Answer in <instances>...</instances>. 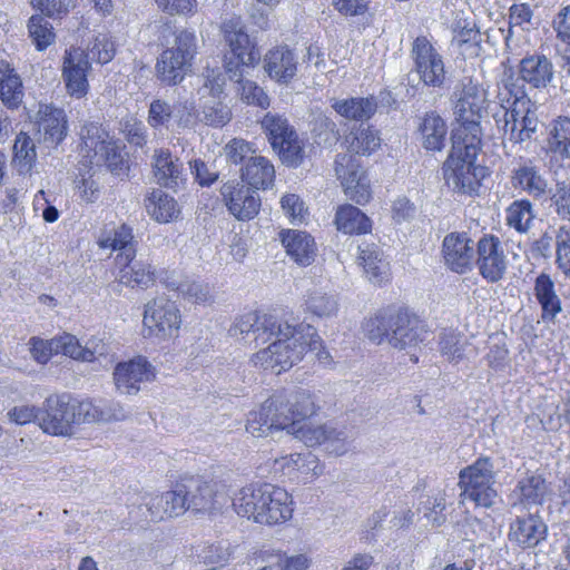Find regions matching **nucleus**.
Wrapping results in <instances>:
<instances>
[{"instance_id": "f257e3e1", "label": "nucleus", "mask_w": 570, "mask_h": 570, "mask_svg": "<svg viewBox=\"0 0 570 570\" xmlns=\"http://www.w3.org/2000/svg\"><path fill=\"white\" fill-rule=\"evenodd\" d=\"M452 101L459 125L451 135L452 146L442 167L443 177L454 193L472 195L480 187L482 171L474 161L481 149L480 120L487 108V91L472 78L464 77L455 85Z\"/></svg>"}, {"instance_id": "f03ea898", "label": "nucleus", "mask_w": 570, "mask_h": 570, "mask_svg": "<svg viewBox=\"0 0 570 570\" xmlns=\"http://www.w3.org/2000/svg\"><path fill=\"white\" fill-rule=\"evenodd\" d=\"M295 333L294 327L286 321L268 314L247 312L234 320L228 328V336L237 342H255L262 346L250 357L254 366L272 370L279 374L291 368L302 351V345L285 346L286 338Z\"/></svg>"}, {"instance_id": "7ed1b4c3", "label": "nucleus", "mask_w": 570, "mask_h": 570, "mask_svg": "<svg viewBox=\"0 0 570 570\" xmlns=\"http://www.w3.org/2000/svg\"><path fill=\"white\" fill-rule=\"evenodd\" d=\"M316 411L314 396L307 390L278 393L249 413L246 431L256 438L267 436L273 431L289 428L292 422L311 419Z\"/></svg>"}, {"instance_id": "20e7f679", "label": "nucleus", "mask_w": 570, "mask_h": 570, "mask_svg": "<svg viewBox=\"0 0 570 570\" xmlns=\"http://www.w3.org/2000/svg\"><path fill=\"white\" fill-rule=\"evenodd\" d=\"M495 483L494 465L489 456H480L459 473L461 495L476 507L489 509L497 503L499 493Z\"/></svg>"}, {"instance_id": "39448f33", "label": "nucleus", "mask_w": 570, "mask_h": 570, "mask_svg": "<svg viewBox=\"0 0 570 570\" xmlns=\"http://www.w3.org/2000/svg\"><path fill=\"white\" fill-rule=\"evenodd\" d=\"M195 33L181 30L176 35L175 43L161 52L156 63L158 78L167 85L180 82L197 49Z\"/></svg>"}, {"instance_id": "423d86ee", "label": "nucleus", "mask_w": 570, "mask_h": 570, "mask_svg": "<svg viewBox=\"0 0 570 570\" xmlns=\"http://www.w3.org/2000/svg\"><path fill=\"white\" fill-rule=\"evenodd\" d=\"M495 125L503 136L512 144L531 141L538 132L540 119L535 101L517 104V107L504 108L502 115L493 116Z\"/></svg>"}, {"instance_id": "0eeeda50", "label": "nucleus", "mask_w": 570, "mask_h": 570, "mask_svg": "<svg viewBox=\"0 0 570 570\" xmlns=\"http://www.w3.org/2000/svg\"><path fill=\"white\" fill-rule=\"evenodd\" d=\"M142 323L149 336L168 340L177 336L181 314L174 301L158 296L145 305Z\"/></svg>"}, {"instance_id": "6e6552de", "label": "nucleus", "mask_w": 570, "mask_h": 570, "mask_svg": "<svg viewBox=\"0 0 570 570\" xmlns=\"http://www.w3.org/2000/svg\"><path fill=\"white\" fill-rule=\"evenodd\" d=\"M220 31L224 41L230 50V56H225L224 62L227 59H234L240 67L254 68L261 55L255 41H253L247 31L246 26L240 17L233 16L222 22Z\"/></svg>"}, {"instance_id": "1a4fd4ad", "label": "nucleus", "mask_w": 570, "mask_h": 570, "mask_svg": "<svg viewBox=\"0 0 570 570\" xmlns=\"http://www.w3.org/2000/svg\"><path fill=\"white\" fill-rule=\"evenodd\" d=\"M82 150L91 164L106 165L111 171L118 170L122 163L119 146L99 125L89 124L82 130Z\"/></svg>"}, {"instance_id": "9d476101", "label": "nucleus", "mask_w": 570, "mask_h": 570, "mask_svg": "<svg viewBox=\"0 0 570 570\" xmlns=\"http://www.w3.org/2000/svg\"><path fill=\"white\" fill-rule=\"evenodd\" d=\"M72 410L70 394L48 396L41 407L40 429L50 435H71L75 426V412Z\"/></svg>"}, {"instance_id": "9b49d317", "label": "nucleus", "mask_w": 570, "mask_h": 570, "mask_svg": "<svg viewBox=\"0 0 570 570\" xmlns=\"http://www.w3.org/2000/svg\"><path fill=\"white\" fill-rule=\"evenodd\" d=\"M334 170L341 181L344 194L358 205L366 204L371 198L368 179L361 168L358 159L347 153L338 154L334 161Z\"/></svg>"}, {"instance_id": "f8f14e48", "label": "nucleus", "mask_w": 570, "mask_h": 570, "mask_svg": "<svg viewBox=\"0 0 570 570\" xmlns=\"http://www.w3.org/2000/svg\"><path fill=\"white\" fill-rule=\"evenodd\" d=\"M144 502L138 507L146 521H161L165 518L184 514L188 507V488L184 483L177 484L171 491L160 495L145 497Z\"/></svg>"}, {"instance_id": "ddd939ff", "label": "nucleus", "mask_w": 570, "mask_h": 570, "mask_svg": "<svg viewBox=\"0 0 570 570\" xmlns=\"http://www.w3.org/2000/svg\"><path fill=\"white\" fill-rule=\"evenodd\" d=\"M414 61V71L424 85L441 87L445 80V70L442 56L436 51L426 37H417L411 49Z\"/></svg>"}, {"instance_id": "4468645a", "label": "nucleus", "mask_w": 570, "mask_h": 570, "mask_svg": "<svg viewBox=\"0 0 570 570\" xmlns=\"http://www.w3.org/2000/svg\"><path fill=\"white\" fill-rule=\"evenodd\" d=\"M475 254L479 274L488 283H498L504 278L508 259L499 237L483 235L476 243Z\"/></svg>"}, {"instance_id": "2eb2a0df", "label": "nucleus", "mask_w": 570, "mask_h": 570, "mask_svg": "<svg viewBox=\"0 0 570 570\" xmlns=\"http://www.w3.org/2000/svg\"><path fill=\"white\" fill-rule=\"evenodd\" d=\"M91 69L88 53L79 47L65 50L61 76L67 92L77 99L85 97L89 90L88 72Z\"/></svg>"}, {"instance_id": "dca6fc26", "label": "nucleus", "mask_w": 570, "mask_h": 570, "mask_svg": "<svg viewBox=\"0 0 570 570\" xmlns=\"http://www.w3.org/2000/svg\"><path fill=\"white\" fill-rule=\"evenodd\" d=\"M510 183L534 200L547 198L550 191L548 178L532 158H519L511 170Z\"/></svg>"}, {"instance_id": "f3484780", "label": "nucleus", "mask_w": 570, "mask_h": 570, "mask_svg": "<svg viewBox=\"0 0 570 570\" xmlns=\"http://www.w3.org/2000/svg\"><path fill=\"white\" fill-rule=\"evenodd\" d=\"M220 194L227 209L238 220H250L259 213L262 203L257 190L239 181L225 183Z\"/></svg>"}, {"instance_id": "a211bd4d", "label": "nucleus", "mask_w": 570, "mask_h": 570, "mask_svg": "<svg viewBox=\"0 0 570 570\" xmlns=\"http://www.w3.org/2000/svg\"><path fill=\"white\" fill-rule=\"evenodd\" d=\"M116 389L121 394L135 395L140 385L155 379V368L144 356H136L129 361L120 362L114 370Z\"/></svg>"}, {"instance_id": "6ab92c4d", "label": "nucleus", "mask_w": 570, "mask_h": 570, "mask_svg": "<svg viewBox=\"0 0 570 570\" xmlns=\"http://www.w3.org/2000/svg\"><path fill=\"white\" fill-rule=\"evenodd\" d=\"M428 336V331L421 321L406 309L394 313L390 345L394 348L411 353L419 347Z\"/></svg>"}, {"instance_id": "aec40b11", "label": "nucleus", "mask_w": 570, "mask_h": 570, "mask_svg": "<svg viewBox=\"0 0 570 570\" xmlns=\"http://www.w3.org/2000/svg\"><path fill=\"white\" fill-rule=\"evenodd\" d=\"M443 257L446 266L459 274L471 269L475 248L470 236L462 232L448 234L442 244Z\"/></svg>"}, {"instance_id": "412c9836", "label": "nucleus", "mask_w": 570, "mask_h": 570, "mask_svg": "<svg viewBox=\"0 0 570 570\" xmlns=\"http://www.w3.org/2000/svg\"><path fill=\"white\" fill-rule=\"evenodd\" d=\"M264 70L277 83L287 85L298 70V56L288 46H276L269 49L263 59Z\"/></svg>"}, {"instance_id": "4be33fe9", "label": "nucleus", "mask_w": 570, "mask_h": 570, "mask_svg": "<svg viewBox=\"0 0 570 570\" xmlns=\"http://www.w3.org/2000/svg\"><path fill=\"white\" fill-rule=\"evenodd\" d=\"M554 73L552 60L539 52L524 56L518 66V76L530 89L542 90L548 88L554 79Z\"/></svg>"}, {"instance_id": "5701e85b", "label": "nucleus", "mask_w": 570, "mask_h": 570, "mask_svg": "<svg viewBox=\"0 0 570 570\" xmlns=\"http://www.w3.org/2000/svg\"><path fill=\"white\" fill-rule=\"evenodd\" d=\"M194 107L188 101L170 105L166 100L155 99L150 102L147 121L150 127L168 128L173 119H176L178 127H187L193 119Z\"/></svg>"}, {"instance_id": "b1692460", "label": "nucleus", "mask_w": 570, "mask_h": 570, "mask_svg": "<svg viewBox=\"0 0 570 570\" xmlns=\"http://www.w3.org/2000/svg\"><path fill=\"white\" fill-rule=\"evenodd\" d=\"M38 131L46 144L59 145L67 136L68 121L63 109L41 104L37 112Z\"/></svg>"}, {"instance_id": "393cba45", "label": "nucleus", "mask_w": 570, "mask_h": 570, "mask_svg": "<svg viewBox=\"0 0 570 570\" xmlns=\"http://www.w3.org/2000/svg\"><path fill=\"white\" fill-rule=\"evenodd\" d=\"M544 151L550 161H570L569 116H558L549 122Z\"/></svg>"}, {"instance_id": "a878e982", "label": "nucleus", "mask_w": 570, "mask_h": 570, "mask_svg": "<svg viewBox=\"0 0 570 570\" xmlns=\"http://www.w3.org/2000/svg\"><path fill=\"white\" fill-rule=\"evenodd\" d=\"M267 487L268 483H263L242 488L233 499L235 512L258 523V517L264 511V503H266V500L273 501V498L269 499L267 495Z\"/></svg>"}, {"instance_id": "bb28decb", "label": "nucleus", "mask_w": 570, "mask_h": 570, "mask_svg": "<svg viewBox=\"0 0 570 570\" xmlns=\"http://www.w3.org/2000/svg\"><path fill=\"white\" fill-rule=\"evenodd\" d=\"M184 485L188 488V507L195 512H213L226 503L223 493H218L212 484L200 479H190Z\"/></svg>"}, {"instance_id": "cd10ccee", "label": "nucleus", "mask_w": 570, "mask_h": 570, "mask_svg": "<svg viewBox=\"0 0 570 570\" xmlns=\"http://www.w3.org/2000/svg\"><path fill=\"white\" fill-rule=\"evenodd\" d=\"M267 495L273 501L266 500L264 511L258 517V523L274 525L286 522L293 514V500L291 494L283 488L268 483Z\"/></svg>"}, {"instance_id": "c85d7f7f", "label": "nucleus", "mask_w": 570, "mask_h": 570, "mask_svg": "<svg viewBox=\"0 0 570 570\" xmlns=\"http://www.w3.org/2000/svg\"><path fill=\"white\" fill-rule=\"evenodd\" d=\"M245 68L240 67L234 59L225 61V71L229 80L238 85L237 92L240 99L247 105L267 108L269 106L268 96L255 81L245 79Z\"/></svg>"}, {"instance_id": "c756f323", "label": "nucleus", "mask_w": 570, "mask_h": 570, "mask_svg": "<svg viewBox=\"0 0 570 570\" xmlns=\"http://www.w3.org/2000/svg\"><path fill=\"white\" fill-rule=\"evenodd\" d=\"M118 279L126 286L149 287L155 282V273L150 264L136 259V255L116 257Z\"/></svg>"}, {"instance_id": "7c9ffc66", "label": "nucleus", "mask_w": 570, "mask_h": 570, "mask_svg": "<svg viewBox=\"0 0 570 570\" xmlns=\"http://www.w3.org/2000/svg\"><path fill=\"white\" fill-rule=\"evenodd\" d=\"M294 335L286 338L285 346L302 345L303 351L299 357L291 364V367L302 361L307 351L315 353L321 364L327 366L331 364V354L323 347V341L316 328L309 324L301 323L293 325Z\"/></svg>"}, {"instance_id": "2f4dec72", "label": "nucleus", "mask_w": 570, "mask_h": 570, "mask_svg": "<svg viewBox=\"0 0 570 570\" xmlns=\"http://www.w3.org/2000/svg\"><path fill=\"white\" fill-rule=\"evenodd\" d=\"M279 237L287 255L295 263L301 266H308L314 262L316 246L314 238L309 234L288 229L282 230Z\"/></svg>"}, {"instance_id": "473e14b6", "label": "nucleus", "mask_w": 570, "mask_h": 570, "mask_svg": "<svg viewBox=\"0 0 570 570\" xmlns=\"http://www.w3.org/2000/svg\"><path fill=\"white\" fill-rule=\"evenodd\" d=\"M547 525L534 514L518 518L510 525L509 538L523 548H533L546 539Z\"/></svg>"}, {"instance_id": "72a5a7b5", "label": "nucleus", "mask_w": 570, "mask_h": 570, "mask_svg": "<svg viewBox=\"0 0 570 570\" xmlns=\"http://www.w3.org/2000/svg\"><path fill=\"white\" fill-rule=\"evenodd\" d=\"M358 261L367 278L374 284H382L390 275V264L383 252L375 244L363 242L358 245Z\"/></svg>"}, {"instance_id": "f704fd0d", "label": "nucleus", "mask_w": 570, "mask_h": 570, "mask_svg": "<svg viewBox=\"0 0 570 570\" xmlns=\"http://www.w3.org/2000/svg\"><path fill=\"white\" fill-rule=\"evenodd\" d=\"M151 166L154 177L161 186L174 188L181 179L183 164L168 149H156Z\"/></svg>"}, {"instance_id": "c9c22d12", "label": "nucleus", "mask_w": 570, "mask_h": 570, "mask_svg": "<svg viewBox=\"0 0 570 570\" xmlns=\"http://www.w3.org/2000/svg\"><path fill=\"white\" fill-rule=\"evenodd\" d=\"M24 97L20 75L6 60H0V100L9 109H18Z\"/></svg>"}, {"instance_id": "e433bc0d", "label": "nucleus", "mask_w": 570, "mask_h": 570, "mask_svg": "<svg viewBox=\"0 0 570 570\" xmlns=\"http://www.w3.org/2000/svg\"><path fill=\"white\" fill-rule=\"evenodd\" d=\"M240 178L255 190L267 189L274 183L275 168L266 157L256 155L240 168Z\"/></svg>"}, {"instance_id": "4c0bfd02", "label": "nucleus", "mask_w": 570, "mask_h": 570, "mask_svg": "<svg viewBox=\"0 0 570 570\" xmlns=\"http://www.w3.org/2000/svg\"><path fill=\"white\" fill-rule=\"evenodd\" d=\"M535 299L541 306L543 321H553L562 311L561 299L550 275L541 273L537 276L533 287Z\"/></svg>"}, {"instance_id": "58836bf2", "label": "nucleus", "mask_w": 570, "mask_h": 570, "mask_svg": "<svg viewBox=\"0 0 570 570\" xmlns=\"http://www.w3.org/2000/svg\"><path fill=\"white\" fill-rule=\"evenodd\" d=\"M203 90H208L210 95L207 98L205 96L202 97L204 99L200 106L202 120L213 127H223L230 120L232 111L229 107L219 99V95L222 94L220 85L212 86L208 89L206 82Z\"/></svg>"}, {"instance_id": "ea45409f", "label": "nucleus", "mask_w": 570, "mask_h": 570, "mask_svg": "<svg viewBox=\"0 0 570 570\" xmlns=\"http://www.w3.org/2000/svg\"><path fill=\"white\" fill-rule=\"evenodd\" d=\"M332 108L343 118L355 121L368 120L377 109V101L373 96L333 99Z\"/></svg>"}, {"instance_id": "a19ab883", "label": "nucleus", "mask_w": 570, "mask_h": 570, "mask_svg": "<svg viewBox=\"0 0 570 570\" xmlns=\"http://www.w3.org/2000/svg\"><path fill=\"white\" fill-rule=\"evenodd\" d=\"M97 244L99 248L117 250L116 257L136 255L132 228L126 224L104 229Z\"/></svg>"}, {"instance_id": "79ce46f5", "label": "nucleus", "mask_w": 570, "mask_h": 570, "mask_svg": "<svg viewBox=\"0 0 570 570\" xmlns=\"http://www.w3.org/2000/svg\"><path fill=\"white\" fill-rule=\"evenodd\" d=\"M338 307L337 296L321 287L309 289L304 299V312L317 318L335 316Z\"/></svg>"}, {"instance_id": "37998d69", "label": "nucleus", "mask_w": 570, "mask_h": 570, "mask_svg": "<svg viewBox=\"0 0 570 570\" xmlns=\"http://www.w3.org/2000/svg\"><path fill=\"white\" fill-rule=\"evenodd\" d=\"M334 223L344 234H366L371 230L370 218L357 207L345 204L336 209Z\"/></svg>"}, {"instance_id": "c03bdc74", "label": "nucleus", "mask_w": 570, "mask_h": 570, "mask_svg": "<svg viewBox=\"0 0 570 570\" xmlns=\"http://www.w3.org/2000/svg\"><path fill=\"white\" fill-rule=\"evenodd\" d=\"M550 493L549 484L540 474H528L522 478L514 490L524 505L542 504Z\"/></svg>"}, {"instance_id": "a18cd8bd", "label": "nucleus", "mask_w": 570, "mask_h": 570, "mask_svg": "<svg viewBox=\"0 0 570 570\" xmlns=\"http://www.w3.org/2000/svg\"><path fill=\"white\" fill-rule=\"evenodd\" d=\"M419 131L425 149L435 151L443 148L448 128L438 114H426L419 126Z\"/></svg>"}, {"instance_id": "49530a36", "label": "nucleus", "mask_w": 570, "mask_h": 570, "mask_svg": "<svg viewBox=\"0 0 570 570\" xmlns=\"http://www.w3.org/2000/svg\"><path fill=\"white\" fill-rule=\"evenodd\" d=\"M537 217L533 204L528 198L512 202L505 209V223L520 234H527Z\"/></svg>"}, {"instance_id": "de8ad7c7", "label": "nucleus", "mask_w": 570, "mask_h": 570, "mask_svg": "<svg viewBox=\"0 0 570 570\" xmlns=\"http://www.w3.org/2000/svg\"><path fill=\"white\" fill-rule=\"evenodd\" d=\"M344 144L350 153L356 155H371L381 146L379 131L371 126L361 125L345 136Z\"/></svg>"}, {"instance_id": "09e8293b", "label": "nucleus", "mask_w": 570, "mask_h": 570, "mask_svg": "<svg viewBox=\"0 0 570 570\" xmlns=\"http://www.w3.org/2000/svg\"><path fill=\"white\" fill-rule=\"evenodd\" d=\"M53 350L56 354H63L73 360H80L85 362H92L96 358V354H104V345L98 348V345L91 350L90 347H82L76 336L65 333L63 335L51 338Z\"/></svg>"}, {"instance_id": "8fccbe9b", "label": "nucleus", "mask_w": 570, "mask_h": 570, "mask_svg": "<svg viewBox=\"0 0 570 570\" xmlns=\"http://www.w3.org/2000/svg\"><path fill=\"white\" fill-rule=\"evenodd\" d=\"M146 208L150 217L158 223H168L179 214L176 200L163 190H154L148 196Z\"/></svg>"}, {"instance_id": "3c124183", "label": "nucleus", "mask_w": 570, "mask_h": 570, "mask_svg": "<svg viewBox=\"0 0 570 570\" xmlns=\"http://www.w3.org/2000/svg\"><path fill=\"white\" fill-rule=\"evenodd\" d=\"M527 83H523L518 76L514 78L512 75L504 77L498 86V99L500 101L502 111L508 107H517V104L532 102L525 91Z\"/></svg>"}, {"instance_id": "603ef678", "label": "nucleus", "mask_w": 570, "mask_h": 570, "mask_svg": "<svg viewBox=\"0 0 570 570\" xmlns=\"http://www.w3.org/2000/svg\"><path fill=\"white\" fill-rule=\"evenodd\" d=\"M330 425L315 424L309 419L303 422L296 421L289 424V428L284 429L288 434L294 435L297 440L305 443L307 446H315L323 444L326 440L327 430Z\"/></svg>"}, {"instance_id": "864d4df0", "label": "nucleus", "mask_w": 570, "mask_h": 570, "mask_svg": "<svg viewBox=\"0 0 570 570\" xmlns=\"http://www.w3.org/2000/svg\"><path fill=\"white\" fill-rule=\"evenodd\" d=\"M13 165L19 173L26 174L31 170L37 159L36 145L31 137L21 131L16 136L13 144Z\"/></svg>"}, {"instance_id": "5fc2aeb1", "label": "nucleus", "mask_w": 570, "mask_h": 570, "mask_svg": "<svg viewBox=\"0 0 570 570\" xmlns=\"http://www.w3.org/2000/svg\"><path fill=\"white\" fill-rule=\"evenodd\" d=\"M312 132L320 146L332 147L340 139V130L335 121L323 112H318L312 120Z\"/></svg>"}, {"instance_id": "6e6d98bb", "label": "nucleus", "mask_w": 570, "mask_h": 570, "mask_svg": "<svg viewBox=\"0 0 570 570\" xmlns=\"http://www.w3.org/2000/svg\"><path fill=\"white\" fill-rule=\"evenodd\" d=\"M262 127L273 149H276L278 145L284 144L286 136L295 132L286 118L271 112L266 114L263 118Z\"/></svg>"}, {"instance_id": "4d7b16f0", "label": "nucleus", "mask_w": 570, "mask_h": 570, "mask_svg": "<svg viewBox=\"0 0 570 570\" xmlns=\"http://www.w3.org/2000/svg\"><path fill=\"white\" fill-rule=\"evenodd\" d=\"M393 322L394 313H380L371 317L364 326L366 336L375 344H382L384 342L390 344Z\"/></svg>"}, {"instance_id": "13d9d810", "label": "nucleus", "mask_w": 570, "mask_h": 570, "mask_svg": "<svg viewBox=\"0 0 570 570\" xmlns=\"http://www.w3.org/2000/svg\"><path fill=\"white\" fill-rule=\"evenodd\" d=\"M28 30L33 45L39 51L46 50L55 41L56 36L52 26L40 14H35L29 19Z\"/></svg>"}, {"instance_id": "bf43d9fd", "label": "nucleus", "mask_w": 570, "mask_h": 570, "mask_svg": "<svg viewBox=\"0 0 570 570\" xmlns=\"http://www.w3.org/2000/svg\"><path fill=\"white\" fill-rule=\"evenodd\" d=\"M468 342L452 330H445L440 334L439 346L441 354L451 362H459L464 357Z\"/></svg>"}, {"instance_id": "052dcab7", "label": "nucleus", "mask_w": 570, "mask_h": 570, "mask_svg": "<svg viewBox=\"0 0 570 570\" xmlns=\"http://www.w3.org/2000/svg\"><path fill=\"white\" fill-rule=\"evenodd\" d=\"M274 150L279 155L282 161L289 167L299 166L305 156L304 144L296 131L286 136L284 144L278 145Z\"/></svg>"}, {"instance_id": "680f3d73", "label": "nucleus", "mask_w": 570, "mask_h": 570, "mask_svg": "<svg viewBox=\"0 0 570 570\" xmlns=\"http://www.w3.org/2000/svg\"><path fill=\"white\" fill-rule=\"evenodd\" d=\"M171 286L178 291L185 299H188L193 303H207L213 298L212 287L208 284L199 281L186 279L179 282L177 285L171 283Z\"/></svg>"}, {"instance_id": "e2e57ef3", "label": "nucleus", "mask_w": 570, "mask_h": 570, "mask_svg": "<svg viewBox=\"0 0 570 570\" xmlns=\"http://www.w3.org/2000/svg\"><path fill=\"white\" fill-rule=\"evenodd\" d=\"M224 154L227 163L233 165H242V167L252 158L255 157V149L253 144L243 138H233L224 147Z\"/></svg>"}, {"instance_id": "0e129e2a", "label": "nucleus", "mask_w": 570, "mask_h": 570, "mask_svg": "<svg viewBox=\"0 0 570 570\" xmlns=\"http://www.w3.org/2000/svg\"><path fill=\"white\" fill-rule=\"evenodd\" d=\"M298 464L296 465L295 480L301 482H309L321 475L324 471L323 465L320 463L318 458L312 452L301 453L297 458Z\"/></svg>"}, {"instance_id": "69168bd1", "label": "nucleus", "mask_w": 570, "mask_h": 570, "mask_svg": "<svg viewBox=\"0 0 570 570\" xmlns=\"http://www.w3.org/2000/svg\"><path fill=\"white\" fill-rule=\"evenodd\" d=\"M88 57L104 65L112 60L116 53L115 42L107 33H99L91 47L88 49Z\"/></svg>"}, {"instance_id": "338daca9", "label": "nucleus", "mask_w": 570, "mask_h": 570, "mask_svg": "<svg viewBox=\"0 0 570 570\" xmlns=\"http://www.w3.org/2000/svg\"><path fill=\"white\" fill-rule=\"evenodd\" d=\"M71 407L75 412V425L83 423H101L99 404L89 400H77L71 396Z\"/></svg>"}, {"instance_id": "774afa93", "label": "nucleus", "mask_w": 570, "mask_h": 570, "mask_svg": "<svg viewBox=\"0 0 570 570\" xmlns=\"http://www.w3.org/2000/svg\"><path fill=\"white\" fill-rule=\"evenodd\" d=\"M551 199L557 215L570 222V180L558 181Z\"/></svg>"}]
</instances>
